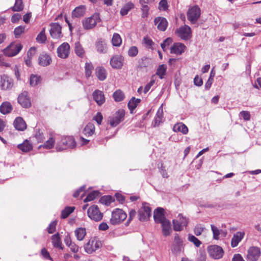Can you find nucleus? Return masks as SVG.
<instances>
[{"mask_svg": "<svg viewBox=\"0 0 261 261\" xmlns=\"http://www.w3.org/2000/svg\"><path fill=\"white\" fill-rule=\"evenodd\" d=\"M244 233L240 231L237 232L234 234L231 241V245L232 247L237 246L239 243L243 239L244 237Z\"/></svg>", "mask_w": 261, "mask_h": 261, "instance_id": "obj_27", "label": "nucleus"}, {"mask_svg": "<svg viewBox=\"0 0 261 261\" xmlns=\"http://www.w3.org/2000/svg\"><path fill=\"white\" fill-rule=\"evenodd\" d=\"M149 64V59L146 57H142L138 63V67L140 68H143L147 67Z\"/></svg>", "mask_w": 261, "mask_h": 261, "instance_id": "obj_49", "label": "nucleus"}, {"mask_svg": "<svg viewBox=\"0 0 261 261\" xmlns=\"http://www.w3.org/2000/svg\"><path fill=\"white\" fill-rule=\"evenodd\" d=\"M113 98L116 101H121L123 100L124 95L120 90H116L113 95Z\"/></svg>", "mask_w": 261, "mask_h": 261, "instance_id": "obj_46", "label": "nucleus"}, {"mask_svg": "<svg viewBox=\"0 0 261 261\" xmlns=\"http://www.w3.org/2000/svg\"><path fill=\"white\" fill-rule=\"evenodd\" d=\"M95 73L97 77L100 81H104L107 77V72L103 67H97L95 69Z\"/></svg>", "mask_w": 261, "mask_h": 261, "instance_id": "obj_29", "label": "nucleus"}, {"mask_svg": "<svg viewBox=\"0 0 261 261\" xmlns=\"http://www.w3.org/2000/svg\"><path fill=\"white\" fill-rule=\"evenodd\" d=\"M100 20L99 15L94 13L91 16L83 21V26L85 30H90L94 28L97 22Z\"/></svg>", "mask_w": 261, "mask_h": 261, "instance_id": "obj_7", "label": "nucleus"}, {"mask_svg": "<svg viewBox=\"0 0 261 261\" xmlns=\"http://www.w3.org/2000/svg\"><path fill=\"white\" fill-rule=\"evenodd\" d=\"M99 192L98 191H94L88 194L86 198L84 199L85 202L90 201L94 200L96 197H98Z\"/></svg>", "mask_w": 261, "mask_h": 261, "instance_id": "obj_48", "label": "nucleus"}, {"mask_svg": "<svg viewBox=\"0 0 261 261\" xmlns=\"http://www.w3.org/2000/svg\"><path fill=\"white\" fill-rule=\"evenodd\" d=\"M173 42L172 39L171 38H167L163 42H162L161 44V46L163 50L164 51H165L166 50V47L168 46L170 44L172 43Z\"/></svg>", "mask_w": 261, "mask_h": 261, "instance_id": "obj_56", "label": "nucleus"}, {"mask_svg": "<svg viewBox=\"0 0 261 261\" xmlns=\"http://www.w3.org/2000/svg\"><path fill=\"white\" fill-rule=\"evenodd\" d=\"M138 54V49L135 46H131L128 50V55L130 57H135Z\"/></svg>", "mask_w": 261, "mask_h": 261, "instance_id": "obj_55", "label": "nucleus"}, {"mask_svg": "<svg viewBox=\"0 0 261 261\" xmlns=\"http://www.w3.org/2000/svg\"><path fill=\"white\" fill-rule=\"evenodd\" d=\"M178 36L181 39L187 40L189 39L191 37V28L187 25L180 27L176 31Z\"/></svg>", "mask_w": 261, "mask_h": 261, "instance_id": "obj_12", "label": "nucleus"}, {"mask_svg": "<svg viewBox=\"0 0 261 261\" xmlns=\"http://www.w3.org/2000/svg\"><path fill=\"white\" fill-rule=\"evenodd\" d=\"M17 100L18 102L23 108H28L31 106V100L28 96V93L27 91H24L19 94Z\"/></svg>", "mask_w": 261, "mask_h": 261, "instance_id": "obj_16", "label": "nucleus"}, {"mask_svg": "<svg viewBox=\"0 0 261 261\" xmlns=\"http://www.w3.org/2000/svg\"><path fill=\"white\" fill-rule=\"evenodd\" d=\"M154 0H139V3L142 7V17L145 18L148 16L149 8L148 5L153 3Z\"/></svg>", "mask_w": 261, "mask_h": 261, "instance_id": "obj_22", "label": "nucleus"}, {"mask_svg": "<svg viewBox=\"0 0 261 261\" xmlns=\"http://www.w3.org/2000/svg\"><path fill=\"white\" fill-rule=\"evenodd\" d=\"M24 30V27L19 26L14 29V33L16 38H18Z\"/></svg>", "mask_w": 261, "mask_h": 261, "instance_id": "obj_59", "label": "nucleus"}, {"mask_svg": "<svg viewBox=\"0 0 261 261\" xmlns=\"http://www.w3.org/2000/svg\"><path fill=\"white\" fill-rule=\"evenodd\" d=\"M201 10L197 6L190 8L187 12V19L191 23L195 24L199 18Z\"/></svg>", "mask_w": 261, "mask_h": 261, "instance_id": "obj_5", "label": "nucleus"}, {"mask_svg": "<svg viewBox=\"0 0 261 261\" xmlns=\"http://www.w3.org/2000/svg\"><path fill=\"white\" fill-rule=\"evenodd\" d=\"M206 253L204 250H200L198 252V257L197 258V261H205L206 260Z\"/></svg>", "mask_w": 261, "mask_h": 261, "instance_id": "obj_60", "label": "nucleus"}, {"mask_svg": "<svg viewBox=\"0 0 261 261\" xmlns=\"http://www.w3.org/2000/svg\"><path fill=\"white\" fill-rule=\"evenodd\" d=\"M151 208L146 203L142 204V206L138 211V218L141 221L148 220L151 216Z\"/></svg>", "mask_w": 261, "mask_h": 261, "instance_id": "obj_9", "label": "nucleus"}, {"mask_svg": "<svg viewBox=\"0 0 261 261\" xmlns=\"http://www.w3.org/2000/svg\"><path fill=\"white\" fill-rule=\"evenodd\" d=\"M204 228L200 225H197L195 226L194 229V232L197 236H200L203 231Z\"/></svg>", "mask_w": 261, "mask_h": 261, "instance_id": "obj_62", "label": "nucleus"}, {"mask_svg": "<svg viewBox=\"0 0 261 261\" xmlns=\"http://www.w3.org/2000/svg\"><path fill=\"white\" fill-rule=\"evenodd\" d=\"M207 251L209 255L215 259L221 258L224 253L222 248L217 245L209 246L207 247Z\"/></svg>", "mask_w": 261, "mask_h": 261, "instance_id": "obj_6", "label": "nucleus"}, {"mask_svg": "<svg viewBox=\"0 0 261 261\" xmlns=\"http://www.w3.org/2000/svg\"><path fill=\"white\" fill-rule=\"evenodd\" d=\"M49 33L54 39H60L62 37V27L58 23H51L50 24Z\"/></svg>", "mask_w": 261, "mask_h": 261, "instance_id": "obj_14", "label": "nucleus"}, {"mask_svg": "<svg viewBox=\"0 0 261 261\" xmlns=\"http://www.w3.org/2000/svg\"><path fill=\"white\" fill-rule=\"evenodd\" d=\"M178 220H173V229L175 231H181L188 224V221L181 214L178 216Z\"/></svg>", "mask_w": 261, "mask_h": 261, "instance_id": "obj_13", "label": "nucleus"}, {"mask_svg": "<svg viewBox=\"0 0 261 261\" xmlns=\"http://www.w3.org/2000/svg\"><path fill=\"white\" fill-rule=\"evenodd\" d=\"M74 208V207L67 206L62 211L61 217L63 219L67 218L73 212Z\"/></svg>", "mask_w": 261, "mask_h": 261, "instance_id": "obj_47", "label": "nucleus"}, {"mask_svg": "<svg viewBox=\"0 0 261 261\" xmlns=\"http://www.w3.org/2000/svg\"><path fill=\"white\" fill-rule=\"evenodd\" d=\"M0 66L5 67H10L11 64L8 62L3 55H0Z\"/></svg>", "mask_w": 261, "mask_h": 261, "instance_id": "obj_57", "label": "nucleus"}, {"mask_svg": "<svg viewBox=\"0 0 261 261\" xmlns=\"http://www.w3.org/2000/svg\"><path fill=\"white\" fill-rule=\"evenodd\" d=\"M14 12H20L23 9V4L22 0H15L14 6L11 8Z\"/></svg>", "mask_w": 261, "mask_h": 261, "instance_id": "obj_42", "label": "nucleus"}, {"mask_svg": "<svg viewBox=\"0 0 261 261\" xmlns=\"http://www.w3.org/2000/svg\"><path fill=\"white\" fill-rule=\"evenodd\" d=\"M163 115V110L162 106H161L158 109L154 120L152 123V125L153 126L155 127L160 125V124L162 122Z\"/></svg>", "mask_w": 261, "mask_h": 261, "instance_id": "obj_26", "label": "nucleus"}, {"mask_svg": "<svg viewBox=\"0 0 261 261\" xmlns=\"http://www.w3.org/2000/svg\"><path fill=\"white\" fill-rule=\"evenodd\" d=\"M93 99L97 104L101 106L105 102V97L103 92L99 90H95L92 94Z\"/></svg>", "mask_w": 261, "mask_h": 261, "instance_id": "obj_23", "label": "nucleus"}, {"mask_svg": "<svg viewBox=\"0 0 261 261\" xmlns=\"http://www.w3.org/2000/svg\"><path fill=\"white\" fill-rule=\"evenodd\" d=\"M126 217V214L122 210L116 208L112 212L110 223L112 225L119 224L123 222Z\"/></svg>", "mask_w": 261, "mask_h": 261, "instance_id": "obj_3", "label": "nucleus"}, {"mask_svg": "<svg viewBox=\"0 0 261 261\" xmlns=\"http://www.w3.org/2000/svg\"><path fill=\"white\" fill-rule=\"evenodd\" d=\"M12 80L7 75L3 74L1 76L0 86L3 90H8L13 87Z\"/></svg>", "mask_w": 261, "mask_h": 261, "instance_id": "obj_17", "label": "nucleus"}, {"mask_svg": "<svg viewBox=\"0 0 261 261\" xmlns=\"http://www.w3.org/2000/svg\"><path fill=\"white\" fill-rule=\"evenodd\" d=\"M163 234L165 236H169L172 232V228L170 222L167 220L161 223Z\"/></svg>", "mask_w": 261, "mask_h": 261, "instance_id": "obj_28", "label": "nucleus"}, {"mask_svg": "<svg viewBox=\"0 0 261 261\" xmlns=\"http://www.w3.org/2000/svg\"><path fill=\"white\" fill-rule=\"evenodd\" d=\"M166 70L167 67L165 65H161L157 69L156 74L158 75L161 79H162L164 77V75L166 73Z\"/></svg>", "mask_w": 261, "mask_h": 261, "instance_id": "obj_44", "label": "nucleus"}, {"mask_svg": "<svg viewBox=\"0 0 261 261\" xmlns=\"http://www.w3.org/2000/svg\"><path fill=\"white\" fill-rule=\"evenodd\" d=\"M173 130L175 132H181L186 135L188 133L187 126L182 122H179L175 124L173 127Z\"/></svg>", "mask_w": 261, "mask_h": 261, "instance_id": "obj_30", "label": "nucleus"}, {"mask_svg": "<svg viewBox=\"0 0 261 261\" xmlns=\"http://www.w3.org/2000/svg\"><path fill=\"white\" fill-rule=\"evenodd\" d=\"M51 240L54 247L62 249V243L59 233L52 236Z\"/></svg>", "mask_w": 261, "mask_h": 261, "instance_id": "obj_37", "label": "nucleus"}, {"mask_svg": "<svg viewBox=\"0 0 261 261\" xmlns=\"http://www.w3.org/2000/svg\"><path fill=\"white\" fill-rule=\"evenodd\" d=\"M36 41L39 43H44L46 40V36L45 33V28H43L42 30L38 34L36 37Z\"/></svg>", "mask_w": 261, "mask_h": 261, "instance_id": "obj_43", "label": "nucleus"}, {"mask_svg": "<svg viewBox=\"0 0 261 261\" xmlns=\"http://www.w3.org/2000/svg\"><path fill=\"white\" fill-rule=\"evenodd\" d=\"M55 145V139L50 137L48 140H47L43 145H41L39 146V148L43 147L44 148L49 149L52 148Z\"/></svg>", "mask_w": 261, "mask_h": 261, "instance_id": "obj_45", "label": "nucleus"}, {"mask_svg": "<svg viewBox=\"0 0 261 261\" xmlns=\"http://www.w3.org/2000/svg\"><path fill=\"white\" fill-rule=\"evenodd\" d=\"M123 58L120 55H115L110 60V65L113 68L121 69L123 66Z\"/></svg>", "mask_w": 261, "mask_h": 261, "instance_id": "obj_18", "label": "nucleus"}, {"mask_svg": "<svg viewBox=\"0 0 261 261\" xmlns=\"http://www.w3.org/2000/svg\"><path fill=\"white\" fill-rule=\"evenodd\" d=\"M12 106L9 102H4L0 106V112L3 114L10 113L12 110Z\"/></svg>", "mask_w": 261, "mask_h": 261, "instance_id": "obj_33", "label": "nucleus"}, {"mask_svg": "<svg viewBox=\"0 0 261 261\" xmlns=\"http://www.w3.org/2000/svg\"><path fill=\"white\" fill-rule=\"evenodd\" d=\"M168 7L167 0H161L159 3V8L165 11Z\"/></svg>", "mask_w": 261, "mask_h": 261, "instance_id": "obj_63", "label": "nucleus"}, {"mask_svg": "<svg viewBox=\"0 0 261 261\" xmlns=\"http://www.w3.org/2000/svg\"><path fill=\"white\" fill-rule=\"evenodd\" d=\"M154 24L157 27L158 30L161 31H164L166 30L168 26L167 19L162 17H158L154 20Z\"/></svg>", "mask_w": 261, "mask_h": 261, "instance_id": "obj_20", "label": "nucleus"}, {"mask_svg": "<svg viewBox=\"0 0 261 261\" xmlns=\"http://www.w3.org/2000/svg\"><path fill=\"white\" fill-rule=\"evenodd\" d=\"M15 128L20 131L25 130L27 128V124L24 120L20 117H17L13 123Z\"/></svg>", "mask_w": 261, "mask_h": 261, "instance_id": "obj_24", "label": "nucleus"}, {"mask_svg": "<svg viewBox=\"0 0 261 261\" xmlns=\"http://www.w3.org/2000/svg\"><path fill=\"white\" fill-rule=\"evenodd\" d=\"M153 218L156 223H162L167 221L164 214V209L162 207H158L154 211Z\"/></svg>", "mask_w": 261, "mask_h": 261, "instance_id": "obj_19", "label": "nucleus"}, {"mask_svg": "<svg viewBox=\"0 0 261 261\" xmlns=\"http://www.w3.org/2000/svg\"><path fill=\"white\" fill-rule=\"evenodd\" d=\"M93 68V66L91 63H86L85 69V74L87 77H90L91 75Z\"/></svg>", "mask_w": 261, "mask_h": 261, "instance_id": "obj_50", "label": "nucleus"}, {"mask_svg": "<svg viewBox=\"0 0 261 261\" xmlns=\"http://www.w3.org/2000/svg\"><path fill=\"white\" fill-rule=\"evenodd\" d=\"M261 254L260 250L257 247H251L248 250L247 258L250 261H256Z\"/></svg>", "mask_w": 261, "mask_h": 261, "instance_id": "obj_15", "label": "nucleus"}, {"mask_svg": "<svg viewBox=\"0 0 261 261\" xmlns=\"http://www.w3.org/2000/svg\"><path fill=\"white\" fill-rule=\"evenodd\" d=\"M100 201L101 203L108 205L112 202V197L110 196H103L101 198Z\"/></svg>", "mask_w": 261, "mask_h": 261, "instance_id": "obj_58", "label": "nucleus"}, {"mask_svg": "<svg viewBox=\"0 0 261 261\" xmlns=\"http://www.w3.org/2000/svg\"><path fill=\"white\" fill-rule=\"evenodd\" d=\"M186 48V46L182 43H175L170 47V53L179 55L185 51Z\"/></svg>", "mask_w": 261, "mask_h": 261, "instance_id": "obj_21", "label": "nucleus"}, {"mask_svg": "<svg viewBox=\"0 0 261 261\" xmlns=\"http://www.w3.org/2000/svg\"><path fill=\"white\" fill-rule=\"evenodd\" d=\"M22 45L20 43H11L3 50L4 54L9 57L17 55L21 50Z\"/></svg>", "mask_w": 261, "mask_h": 261, "instance_id": "obj_4", "label": "nucleus"}, {"mask_svg": "<svg viewBox=\"0 0 261 261\" xmlns=\"http://www.w3.org/2000/svg\"><path fill=\"white\" fill-rule=\"evenodd\" d=\"M97 51L99 53L105 54L107 53V46L106 43L101 40H98L95 44Z\"/></svg>", "mask_w": 261, "mask_h": 261, "instance_id": "obj_35", "label": "nucleus"}, {"mask_svg": "<svg viewBox=\"0 0 261 261\" xmlns=\"http://www.w3.org/2000/svg\"><path fill=\"white\" fill-rule=\"evenodd\" d=\"M182 250V244H173L171 248L173 253L177 254L180 253Z\"/></svg>", "mask_w": 261, "mask_h": 261, "instance_id": "obj_51", "label": "nucleus"}, {"mask_svg": "<svg viewBox=\"0 0 261 261\" xmlns=\"http://www.w3.org/2000/svg\"><path fill=\"white\" fill-rule=\"evenodd\" d=\"M58 56L62 59H66L70 54V45L67 42H64L57 48Z\"/></svg>", "mask_w": 261, "mask_h": 261, "instance_id": "obj_11", "label": "nucleus"}, {"mask_svg": "<svg viewBox=\"0 0 261 261\" xmlns=\"http://www.w3.org/2000/svg\"><path fill=\"white\" fill-rule=\"evenodd\" d=\"M188 239L189 241L192 242L197 247H199L201 244V241L192 234H189Z\"/></svg>", "mask_w": 261, "mask_h": 261, "instance_id": "obj_53", "label": "nucleus"}, {"mask_svg": "<svg viewBox=\"0 0 261 261\" xmlns=\"http://www.w3.org/2000/svg\"><path fill=\"white\" fill-rule=\"evenodd\" d=\"M51 59L47 54H42L39 57V64L42 66H46L50 64Z\"/></svg>", "mask_w": 261, "mask_h": 261, "instance_id": "obj_31", "label": "nucleus"}, {"mask_svg": "<svg viewBox=\"0 0 261 261\" xmlns=\"http://www.w3.org/2000/svg\"><path fill=\"white\" fill-rule=\"evenodd\" d=\"M74 51L76 55L80 57H83L85 54V50L79 42L74 44Z\"/></svg>", "mask_w": 261, "mask_h": 261, "instance_id": "obj_38", "label": "nucleus"}, {"mask_svg": "<svg viewBox=\"0 0 261 261\" xmlns=\"http://www.w3.org/2000/svg\"><path fill=\"white\" fill-rule=\"evenodd\" d=\"M239 115L245 121H248L250 119V114L248 111H242Z\"/></svg>", "mask_w": 261, "mask_h": 261, "instance_id": "obj_61", "label": "nucleus"}, {"mask_svg": "<svg viewBox=\"0 0 261 261\" xmlns=\"http://www.w3.org/2000/svg\"><path fill=\"white\" fill-rule=\"evenodd\" d=\"M112 44L115 46H120L122 43V39L118 33H114L112 39Z\"/></svg>", "mask_w": 261, "mask_h": 261, "instance_id": "obj_41", "label": "nucleus"}, {"mask_svg": "<svg viewBox=\"0 0 261 261\" xmlns=\"http://www.w3.org/2000/svg\"><path fill=\"white\" fill-rule=\"evenodd\" d=\"M134 7V5L131 3L128 2L124 5L120 10V14L122 16L127 14L128 12Z\"/></svg>", "mask_w": 261, "mask_h": 261, "instance_id": "obj_40", "label": "nucleus"}, {"mask_svg": "<svg viewBox=\"0 0 261 261\" xmlns=\"http://www.w3.org/2000/svg\"><path fill=\"white\" fill-rule=\"evenodd\" d=\"M88 217L92 220L95 221H100L103 217V214L101 213L97 205H93L90 206L88 210Z\"/></svg>", "mask_w": 261, "mask_h": 261, "instance_id": "obj_10", "label": "nucleus"}, {"mask_svg": "<svg viewBox=\"0 0 261 261\" xmlns=\"http://www.w3.org/2000/svg\"><path fill=\"white\" fill-rule=\"evenodd\" d=\"M141 99L139 98H136L133 97L130 100L128 101L127 107L130 111L131 113H133V111L137 107L138 105L140 102Z\"/></svg>", "mask_w": 261, "mask_h": 261, "instance_id": "obj_34", "label": "nucleus"}, {"mask_svg": "<svg viewBox=\"0 0 261 261\" xmlns=\"http://www.w3.org/2000/svg\"><path fill=\"white\" fill-rule=\"evenodd\" d=\"M211 226L213 233V238L215 240H218L219 239V235L221 230H219L214 225H211Z\"/></svg>", "mask_w": 261, "mask_h": 261, "instance_id": "obj_54", "label": "nucleus"}, {"mask_svg": "<svg viewBox=\"0 0 261 261\" xmlns=\"http://www.w3.org/2000/svg\"><path fill=\"white\" fill-rule=\"evenodd\" d=\"M40 81V76L36 75H32L30 79V84L32 86H36Z\"/></svg>", "mask_w": 261, "mask_h": 261, "instance_id": "obj_52", "label": "nucleus"}, {"mask_svg": "<svg viewBox=\"0 0 261 261\" xmlns=\"http://www.w3.org/2000/svg\"><path fill=\"white\" fill-rule=\"evenodd\" d=\"M17 148L24 152H27L32 149V144L28 140H25L21 144L17 145Z\"/></svg>", "mask_w": 261, "mask_h": 261, "instance_id": "obj_32", "label": "nucleus"}, {"mask_svg": "<svg viewBox=\"0 0 261 261\" xmlns=\"http://www.w3.org/2000/svg\"><path fill=\"white\" fill-rule=\"evenodd\" d=\"M102 245V242L96 237L90 239L89 241L85 245L84 249L86 253L92 254L97 250L100 249Z\"/></svg>", "mask_w": 261, "mask_h": 261, "instance_id": "obj_2", "label": "nucleus"}, {"mask_svg": "<svg viewBox=\"0 0 261 261\" xmlns=\"http://www.w3.org/2000/svg\"><path fill=\"white\" fill-rule=\"evenodd\" d=\"M86 8L85 6L81 5L76 7L72 12V18H79L83 16L85 13Z\"/></svg>", "mask_w": 261, "mask_h": 261, "instance_id": "obj_25", "label": "nucleus"}, {"mask_svg": "<svg viewBox=\"0 0 261 261\" xmlns=\"http://www.w3.org/2000/svg\"><path fill=\"white\" fill-rule=\"evenodd\" d=\"M74 233L79 241H82L86 234V230L85 228L79 227L75 230Z\"/></svg>", "mask_w": 261, "mask_h": 261, "instance_id": "obj_36", "label": "nucleus"}, {"mask_svg": "<svg viewBox=\"0 0 261 261\" xmlns=\"http://www.w3.org/2000/svg\"><path fill=\"white\" fill-rule=\"evenodd\" d=\"M76 146V142L72 137L66 136L63 137L60 142L57 143L56 149L60 151L67 148H73Z\"/></svg>", "mask_w": 261, "mask_h": 261, "instance_id": "obj_1", "label": "nucleus"}, {"mask_svg": "<svg viewBox=\"0 0 261 261\" xmlns=\"http://www.w3.org/2000/svg\"><path fill=\"white\" fill-rule=\"evenodd\" d=\"M57 224V222L55 221H53L49 225L47 230L49 233H53L56 230V226Z\"/></svg>", "mask_w": 261, "mask_h": 261, "instance_id": "obj_64", "label": "nucleus"}, {"mask_svg": "<svg viewBox=\"0 0 261 261\" xmlns=\"http://www.w3.org/2000/svg\"><path fill=\"white\" fill-rule=\"evenodd\" d=\"M124 115V111L119 110L112 116L109 117L108 122L112 127L116 126L123 120Z\"/></svg>", "mask_w": 261, "mask_h": 261, "instance_id": "obj_8", "label": "nucleus"}, {"mask_svg": "<svg viewBox=\"0 0 261 261\" xmlns=\"http://www.w3.org/2000/svg\"><path fill=\"white\" fill-rule=\"evenodd\" d=\"M95 131V126L92 123H89L84 128L83 132L87 136H91Z\"/></svg>", "mask_w": 261, "mask_h": 261, "instance_id": "obj_39", "label": "nucleus"}]
</instances>
